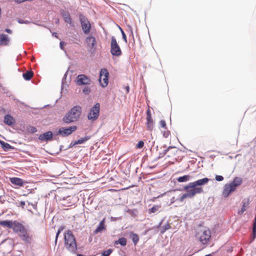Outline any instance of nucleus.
<instances>
[{"mask_svg": "<svg viewBox=\"0 0 256 256\" xmlns=\"http://www.w3.org/2000/svg\"><path fill=\"white\" fill-rule=\"evenodd\" d=\"M209 180V178H205L189 183L184 187V190H187V192L183 194L178 200L182 202L186 198H192L196 194L203 192V188L200 186L206 184Z\"/></svg>", "mask_w": 256, "mask_h": 256, "instance_id": "f257e3e1", "label": "nucleus"}, {"mask_svg": "<svg viewBox=\"0 0 256 256\" xmlns=\"http://www.w3.org/2000/svg\"><path fill=\"white\" fill-rule=\"evenodd\" d=\"M64 243L67 250L72 253H76L77 250L76 240L70 230H67L64 234Z\"/></svg>", "mask_w": 256, "mask_h": 256, "instance_id": "f03ea898", "label": "nucleus"}, {"mask_svg": "<svg viewBox=\"0 0 256 256\" xmlns=\"http://www.w3.org/2000/svg\"><path fill=\"white\" fill-rule=\"evenodd\" d=\"M82 113V108L80 106H75L68 112L63 118V121L70 124L78 120Z\"/></svg>", "mask_w": 256, "mask_h": 256, "instance_id": "7ed1b4c3", "label": "nucleus"}, {"mask_svg": "<svg viewBox=\"0 0 256 256\" xmlns=\"http://www.w3.org/2000/svg\"><path fill=\"white\" fill-rule=\"evenodd\" d=\"M211 237L210 230L206 227L200 226L196 231V238L202 244H207Z\"/></svg>", "mask_w": 256, "mask_h": 256, "instance_id": "20e7f679", "label": "nucleus"}, {"mask_svg": "<svg viewBox=\"0 0 256 256\" xmlns=\"http://www.w3.org/2000/svg\"><path fill=\"white\" fill-rule=\"evenodd\" d=\"M100 104L99 103H96L94 105L93 107H92L88 114V120L94 122L96 120L100 115Z\"/></svg>", "mask_w": 256, "mask_h": 256, "instance_id": "39448f33", "label": "nucleus"}, {"mask_svg": "<svg viewBox=\"0 0 256 256\" xmlns=\"http://www.w3.org/2000/svg\"><path fill=\"white\" fill-rule=\"evenodd\" d=\"M110 53L112 55L118 56L122 54V51L116 38L112 37L110 42Z\"/></svg>", "mask_w": 256, "mask_h": 256, "instance_id": "423d86ee", "label": "nucleus"}, {"mask_svg": "<svg viewBox=\"0 0 256 256\" xmlns=\"http://www.w3.org/2000/svg\"><path fill=\"white\" fill-rule=\"evenodd\" d=\"M80 20L84 33L86 34H88L91 30V24L90 22L87 18L82 15L80 16Z\"/></svg>", "mask_w": 256, "mask_h": 256, "instance_id": "0eeeda50", "label": "nucleus"}, {"mask_svg": "<svg viewBox=\"0 0 256 256\" xmlns=\"http://www.w3.org/2000/svg\"><path fill=\"white\" fill-rule=\"evenodd\" d=\"M109 72L105 68L101 70L100 74L99 82L102 86L106 87L108 84Z\"/></svg>", "mask_w": 256, "mask_h": 256, "instance_id": "6e6552de", "label": "nucleus"}, {"mask_svg": "<svg viewBox=\"0 0 256 256\" xmlns=\"http://www.w3.org/2000/svg\"><path fill=\"white\" fill-rule=\"evenodd\" d=\"M76 82L78 86L88 85L91 84L92 80L85 74H81L78 76Z\"/></svg>", "mask_w": 256, "mask_h": 256, "instance_id": "1a4fd4ad", "label": "nucleus"}, {"mask_svg": "<svg viewBox=\"0 0 256 256\" xmlns=\"http://www.w3.org/2000/svg\"><path fill=\"white\" fill-rule=\"evenodd\" d=\"M77 128L76 126H72L67 128H62L58 130V134L62 136H67L75 132Z\"/></svg>", "mask_w": 256, "mask_h": 256, "instance_id": "9d476101", "label": "nucleus"}, {"mask_svg": "<svg viewBox=\"0 0 256 256\" xmlns=\"http://www.w3.org/2000/svg\"><path fill=\"white\" fill-rule=\"evenodd\" d=\"M146 124L147 130L152 132L154 128V122L152 116L151 112L150 109H148L146 111Z\"/></svg>", "mask_w": 256, "mask_h": 256, "instance_id": "9b49d317", "label": "nucleus"}, {"mask_svg": "<svg viewBox=\"0 0 256 256\" xmlns=\"http://www.w3.org/2000/svg\"><path fill=\"white\" fill-rule=\"evenodd\" d=\"M86 42L88 48H90V50H94L96 49V41L95 38L93 36H88L86 38Z\"/></svg>", "mask_w": 256, "mask_h": 256, "instance_id": "f8f14e48", "label": "nucleus"}, {"mask_svg": "<svg viewBox=\"0 0 256 256\" xmlns=\"http://www.w3.org/2000/svg\"><path fill=\"white\" fill-rule=\"evenodd\" d=\"M62 204L64 206H70L74 204L76 198L72 196H68L62 200Z\"/></svg>", "mask_w": 256, "mask_h": 256, "instance_id": "ddd939ff", "label": "nucleus"}, {"mask_svg": "<svg viewBox=\"0 0 256 256\" xmlns=\"http://www.w3.org/2000/svg\"><path fill=\"white\" fill-rule=\"evenodd\" d=\"M236 190V188L230 183L226 184L222 192V196L225 198L228 197Z\"/></svg>", "mask_w": 256, "mask_h": 256, "instance_id": "4468645a", "label": "nucleus"}, {"mask_svg": "<svg viewBox=\"0 0 256 256\" xmlns=\"http://www.w3.org/2000/svg\"><path fill=\"white\" fill-rule=\"evenodd\" d=\"M24 226L20 222L14 220L12 222V229L14 232L18 234L24 228Z\"/></svg>", "mask_w": 256, "mask_h": 256, "instance_id": "2eb2a0df", "label": "nucleus"}, {"mask_svg": "<svg viewBox=\"0 0 256 256\" xmlns=\"http://www.w3.org/2000/svg\"><path fill=\"white\" fill-rule=\"evenodd\" d=\"M52 132L48 131L40 134L38 136V139L42 141L51 140L52 139Z\"/></svg>", "mask_w": 256, "mask_h": 256, "instance_id": "dca6fc26", "label": "nucleus"}, {"mask_svg": "<svg viewBox=\"0 0 256 256\" xmlns=\"http://www.w3.org/2000/svg\"><path fill=\"white\" fill-rule=\"evenodd\" d=\"M178 150L175 147H169L166 150H164V154H166L167 156L168 157H174L176 152H177Z\"/></svg>", "mask_w": 256, "mask_h": 256, "instance_id": "f3484780", "label": "nucleus"}, {"mask_svg": "<svg viewBox=\"0 0 256 256\" xmlns=\"http://www.w3.org/2000/svg\"><path fill=\"white\" fill-rule=\"evenodd\" d=\"M9 42L10 39L6 34H0V46H8Z\"/></svg>", "mask_w": 256, "mask_h": 256, "instance_id": "a211bd4d", "label": "nucleus"}, {"mask_svg": "<svg viewBox=\"0 0 256 256\" xmlns=\"http://www.w3.org/2000/svg\"><path fill=\"white\" fill-rule=\"evenodd\" d=\"M20 238L26 244H30L32 241V236L28 232L26 234L22 235Z\"/></svg>", "mask_w": 256, "mask_h": 256, "instance_id": "6ab92c4d", "label": "nucleus"}, {"mask_svg": "<svg viewBox=\"0 0 256 256\" xmlns=\"http://www.w3.org/2000/svg\"><path fill=\"white\" fill-rule=\"evenodd\" d=\"M4 122L8 126H12L15 120L12 116L9 114H6L4 117Z\"/></svg>", "mask_w": 256, "mask_h": 256, "instance_id": "aec40b11", "label": "nucleus"}, {"mask_svg": "<svg viewBox=\"0 0 256 256\" xmlns=\"http://www.w3.org/2000/svg\"><path fill=\"white\" fill-rule=\"evenodd\" d=\"M10 180L13 184L18 186H22L24 184L23 180L18 178H12Z\"/></svg>", "mask_w": 256, "mask_h": 256, "instance_id": "412c9836", "label": "nucleus"}, {"mask_svg": "<svg viewBox=\"0 0 256 256\" xmlns=\"http://www.w3.org/2000/svg\"><path fill=\"white\" fill-rule=\"evenodd\" d=\"M105 218H104L99 224L97 228L94 230V233L95 234H98L106 229V226L104 224Z\"/></svg>", "mask_w": 256, "mask_h": 256, "instance_id": "4be33fe9", "label": "nucleus"}, {"mask_svg": "<svg viewBox=\"0 0 256 256\" xmlns=\"http://www.w3.org/2000/svg\"><path fill=\"white\" fill-rule=\"evenodd\" d=\"M242 207L240 210L238 211V214H242L244 212H245L246 210L247 207L248 206V204H250V200L248 198L247 200H244L242 201Z\"/></svg>", "mask_w": 256, "mask_h": 256, "instance_id": "5701e85b", "label": "nucleus"}, {"mask_svg": "<svg viewBox=\"0 0 256 256\" xmlns=\"http://www.w3.org/2000/svg\"><path fill=\"white\" fill-rule=\"evenodd\" d=\"M14 221L12 220H2L0 221V226H2L4 228H12V222Z\"/></svg>", "mask_w": 256, "mask_h": 256, "instance_id": "b1692460", "label": "nucleus"}, {"mask_svg": "<svg viewBox=\"0 0 256 256\" xmlns=\"http://www.w3.org/2000/svg\"><path fill=\"white\" fill-rule=\"evenodd\" d=\"M242 178L239 177H236L234 178L232 182H230V184L236 188L238 186L242 184Z\"/></svg>", "mask_w": 256, "mask_h": 256, "instance_id": "393cba45", "label": "nucleus"}, {"mask_svg": "<svg viewBox=\"0 0 256 256\" xmlns=\"http://www.w3.org/2000/svg\"><path fill=\"white\" fill-rule=\"evenodd\" d=\"M34 76V72L32 70L26 71L22 74V76L26 80H30Z\"/></svg>", "mask_w": 256, "mask_h": 256, "instance_id": "a878e982", "label": "nucleus"}, {"mask_svg": "<svg viewBox=\"0 0 256 256\" xmlns=\"http://www.w3.org/2000/svg\"><path fill=\"white\" fill-rule=\"evenodd\" d=\"M62 16L66 22L70 24H71L72 23V18L68 13L64 12V14H62Z\"/></svg>", "mask_w": 256, "mask_h": 256, "instance_id": "bb28decb", "label": "nucleus"}, {"mask_svg": "<svg viewBox=\"0 0 256 256\" xmlns=\"http://www.w3.org/2000/svg\"><path fill=\"white\" fill-rule=\"evenodd\" d=\"M0 144L1 147L4 150H7L9 149L12 148V146L8 143L0 140Z\"/></svg>", "mask_w": 256, "mask_h": 256, "instance_id": "cd10ccee", "label": "nucleus"}, {"mask_svg": "<svg viewBox=\"0 0 256 256\" xmlns=\"http://www.w3.org/2000/svg\"><path fill=\"white\" fill-rule=\"evenodd\" d=\"M190 176L189 175H185L182 176H180L177 178V180L179 182H186L190 180Z\"/></svg>", "mask_w": 256, "mask_h": 256, "instance_id": "c85d7f7f", "label": "nucleus"}, {"mask_svg": "<svg viewBox=\"0 0 256 256\" xmlns=\"http://www.w3.org/2000/svg\"><path fill=\"white\" fill-rule=\"evenodd\" d=\"M126 239L124 238H120L118 240H116L114 242L115 244H120L122 246H126Z\"/></svg>", "mask_w": 256, "mask_h": 256, "instance_id": "c756f323", "label": "nucleus"}, {"mask_svg": "<svg viewBox=\"0 0 256 256\" xmlns=\"http://www.w3.org/2000/svg\"><path fill=\"white\" fill-rule=\"evenodd\" d=\"M132 240L134 244V246L136 245L138 242L139 241V236H138L134 233L131 232L130 234Z\"/></svg>", "mask_w": 256, "mask_h": 256, "instance_id": "7c9ffc66", "label": "nucleus"}, {"mask_svg": "<svg viewBox=\"0 0 256 256\" xmlns=\"http://www.w3.org/2000/svg\"><path fill=\"white\" fill-rule=\"evenodd\" d=\"M90 139V136H86L84 138H81L79 140H78L77 141H76L74 143V144H81L87 141L88 140Z\"/></svg>", "mask_w": 256, "mask_h": 256, "instance_id": "2f4dec72", "label": "nucleus"}, {"mask_svg": "<svg viewBox=\"0 0 256 256\" xmlns=\"http://www.w3.org/2000/svg\"><path fill=\"white\" fill-rule=\"evenodd\" d=\"M170 226L169 224H166L164 225L162 228L161 233H164L166 230L170 229Z\"/></svg>", "mask_w": 256, "mask_h": 256, "instance_id": "473e14b6", "label": "nucleus"}, {"mask_svg": "<svg viewBox=\"0 0 256 256\" xmlns=\"http://www.w3.org/2000/svg\"><path fill=\"white\" fill-rule=\"evenodd\" d=\"M28 232V230L25 226H24V228L18 233V236L20 238L22 235L26 234Z\"/></svg>", "mask_w": 256, "mask_h": 256, "instance_id": "72a5a7b5", "label": "nucleus"}, {"mask_svg": "<svg viewBox=\"0 0 256 256\" xmlns=\"http://www.w3.org/2000/svg\"><path fill=\"white\" fill-rule=\"evenodd\" d=\"M160 208V206H153L149 210L150 213H154L156 212Z\"/></svg>", "mask_w": 256, "mask_h": 256, "instance_id": "f704fd0d", "label": "nucleus"}, {"mask_svg": "<svg viewBox=\"0 0 256 256\" xmlns=\"http://www.w3.org/2000/svg\"><path fill=\"white\" fill-rule=\"evenodd\" d=\"M159 124L160 128H164V130L166 129V124L164 120H160Z\"/></svg>", "mask_w": 256, "mask_h": 256, "instance_id": "c9c22d12", "label": "nucleus"}, {"mask_svg": "<svg viewBox=\"0 0 256 256\" xmlns=\"http://www.w3.org/2000/svg\"><path fill=\"white\" fill-rule=\"evenodd\" d=\"M112 252V250L111 249H108L106 250H104L102 252V256H109L111 254Z\"/></svg>", "mask_w": 256, "mask_h": 256, "instance_id": "e433bc0d", "label": "nucleus"}, {"mask_svg": "<svg viewBox=\"0 0 256 256\" xmlns=\"http://www.w3.org/2000/svg\"><path fill=\"white\" fill-rule=\"evenodd\" d=\"M62 228H59L56 232V239H55V244H56V243H57V241H58V237L62 231Z\"/></svg>", "mask_w": 256, "mask_h": 256, "instance_id": "4c0bfd02", "label": "nucleus"}, {"mask_svg": "<svg viewBox=\"0 0 256 256\" xmlns=\"http://www.w3.org/2000/svg\"><path fill=\"white\" fill-rule=\"evenodd\" d=\"M82 92L86 94H88L90 92V88L86 86V87L84 88L82 90Z\"/></svg>", "mask_w": 256, "mask_h": 256, "instance_id": "58836bf2", "label": "nucleus"}, {"mask_svg": "<svg viewBox=\"0 0 256 256\" xmlns=\"http://www.w3.org/2000/svg\"><path fill=\"white\" fill-rule=\"evenodd\" d=\"M144 146V142L142 140H140L138 142V143L136 145V148H141Z\"/></svg>", "mask_w": 256, "mask_h": 256, "instance_id": "ea45409f", "label": "nucleus"}, {"mask_svg": "<svg viewBox=\"0 0 256 256\" xmlns=\"http://www.w3.org/2000/svg\"><path fill=\"white\" fill-rule=\"evenodd\" d=\"M170 132L168 131V130H164L163 132V136L166 138H168L170 135Z\"/></svg>", "mask_w": 256, "mask_h": 256, "instance_id": "a19ab883", "label": "nucleus"}, {"mask_svg": "<svg viewBox=\"0 0 256 256\" xmlns=\"http://www.w3.org/2000/svg\"><path fill=\"white\" fill-rule=\"evenodd\" d=\"M120 30L124 40L126 42H127L126 36L125 33L124 32L123 30L120 28Z\"/></svg>", "mask_w": 256, "mask_h": 256, "instance_id": "79ce46f5", "label": "nucleus"}, {"mask_svg": "<svg viewBox=\"0 0 256 256\" xmlns=\"http://www.w3.org/2000/svg\"><path fill=\"white\" fill-rule=\"evenodd\" d=\"M216 180L218 182L224 180V177L222 176L217 175L216 176Z\"/></svg>", "mask_w": 256, "mask_h": 256, "instance_id": "37998d69", "label": "nucleus"}, {"mask_svg": "<svg viewBox=\"0 0 256 256\" xmlns=\"http://www.w3.org/2000/svg\"><path fill=\"white\" fill-rule=\"evenodd\" d=\"M128 28H129V30H130V34L132 35V38H134V33H133V30H132V28L131 26H128Z\"/></svg>", "mask_w": 256, "mask_h": 256, "instance_id": "c03bdc74", "label": "nucleus"}, {"mask_svg": "<svg viewBox=\"0 0 256 256\" xmlns=\"http://www.w3.org/2000/svg\"><path fill=\"white\" fill-rule=\"evenodd\" d=\"M5 31L8 32V33H9V34H11L12 32V30H10V29H8V28H6L5 30Z\"/></svg>", "mask_w": 256, "mask_h": 256, "instance_id": "a18cd8bd", "label": "nucleus"}, {"mask_svg": "<svg viewBox=\"0 0 256 256\" xmlns=\"http://www.w3.org/2000/svg\"><path fill=\"white\" fill-rule=\"evenodd\" d=\"M64 44V42H60V48L62 49H63V45Z\"/></svg>", "mask_w": 256, "mask_h": 256, "instance_id": "49530a36", "label": "nucleus"}, {"mask_svg": "<svg viewBox=\"0 0 256 256\" xmlns=\"http://www.w3.org/2000/svg\"><path fill=\"white\" fill-rule=\"evenodd\" d=\"M20 204H21L22 206H24L26 204H25V202L24 201H22L20 202Z\"/></svg>", "mask_w": 256, "mask_h": 256, "instance_id": "de8ad7c7", "label": "nucleus"}, {"mask_svg": "<svg viewBox=\"0 0 256 256\" xmlns=\"http://www.w3.org/2000/svg\"><path fill=\"white\" fill-rule=\"evenodd\" d=\"M18 22L19 23H20V24L23 23V21H22V20H20V19H19V20H18Z\"/></svg>", "mask_w": 256, "mask_h": 256, "instance_id": "09e8293b", "label": "nucleus"}, {"mask_svg": "<svg viewBox=\"0 0 256 256\" xmlns=\"http://www.w3.org/2000/svg\"><path fill=\"white\" fill-rule=\"evenodd\" d=\"M53 36H54L56 37H57V34L56 33H53Z\"/></svg>", "mask_w": 256, "mask_h": 256, "instance_id": "8fccbe9b", "label": "nucleus"}, {"mask_svg": "<svg viewBox=\"0 0 256 256\" xmlns=\"http://www.w3.org/2000/svg\"><path fill=\"white\" fill-rule=\"evenodd\" d=\"M56 24H58L59 23V20H57L56 22Z\"/></svg>", "mask_w": 256, "mask_h": 256, "instance_id": "3c124183", "label": "nucleus"}, {"mask_svg": "<svg viewBox=\"0 0 256 256\" xmlns=\"http://www.w3.org/2000/svg\"><path fill=\"white\" fill-rule=\"evenodd\" d=\"M33 129H34V132H36V128H33Z\"/></svg>", "mask_w": 256, "mask_h": 256, "instance_id": "603ef678", "label": "nucleus"}]
</instances>
